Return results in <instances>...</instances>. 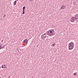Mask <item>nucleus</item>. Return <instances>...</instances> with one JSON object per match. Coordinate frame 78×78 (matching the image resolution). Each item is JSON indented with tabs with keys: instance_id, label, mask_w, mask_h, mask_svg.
<instances>
[{
	"instance_id": "f257e3e1",
	"label": "nucleus",
	"mask_w": 78,
	"mask_h": 78,
	"mask_svg": "<svg viewBox=\"0 0 78 78\" xmlns=\"http://www.w3.org/2000/svg\"><path fill=\"white\" fill-rule=\"evenodd\" d=\"M74 47V45H73V42H71L69 44V50L73 49Z\"/></svg>"
},
{
	"instance_id": "f03ea898",
	"label": "nucleus",
	"mask_w": 78,
	"mask_h": 78,
	"mask_svg": "<svg viewBox=\"0 0 78 78\" xmlns=\"http://www.w3.org/2000/svg\"><path fill=\"white\" fill-rule=\"evenodd\" d=\"M49 32L50 34L52 35V36H53V35H55V32H54V30H49Z\"/></svg>"
},
{
	"instance_id": "7ed1b4c3",
	"label": "nucleus",
	"mask_w": 78,
	"mask_h": 78,
	"mask_svg": "<svg viewBox=\"0 0 78 78\" xmlns=\"http://www.w3.org/2000/svg\"><path fill=\"white\" fill-rule=\"evenodd\" d=\"M75 20V18L73 16H72L70 20V21L71 22H74Z\"/></svg>"
},
{
	"instance_id": "20e7f679",
	"label": "nucleus",
	"mask_w": 78,
	"mask_h": 78,
	"mask_svg": "<svg viewBox=\"0 0 78 78\" xmlns=\"http://www.w3.org/2000/svg\"><path fill=\"white\" fill-rule=\"evenodd\" d=\"M74 18H75L76 21V22H78V15H76Z\"/></svg>"
},
{
	"instance_id": "39448f33",
	"label": "nucleus",
	"mask_w": 78,
	"mask_h": 78,
	"mask_svg": "<svg viewBox=\"0 0 78 78\" xmlns=\"http://www.w3.org/2000/svg\"><path fill=\"white\" fill-rule=\"evenodd\" d=\"M41 37L42 38H45L46 37V34H44L41 35Z\"/></svg>"
},
{
	"instance_id": "423d86ee",
	"label": "nucleus",
	"mask_w": 78,
	"mask_h": 78,
	"mask_svg": "<svg viewBox=\"0 0 78 78\" xmlns=\"http://www.w3.org/2000/svg\"><path fill=\"white\" fill-rule=\"evenodd\" d=\"M28 42V40H27V39H25L23 41V42L25 44H27Z\"/></svg>"
},
{
	"instance_id": "0eeeda50",
	"label": "nucleus",
	"mask_w": 78,
	"mask_h": 78,
	"mask_svg": "<svg viewBox=\"0 0 78 78\" xmlns=\"http://www.w3.org/2000/svg\"><path fill=\"white\" fill-rule=\"evenodd\" d=\"M25 6H24L23 7V14H25Z\"/></svg>"
},
{
	"instance_id": "6e6552de",
	"label": "nucleus",
	"mask_w": 78,
	"mask_h": 78,
	"mask_svg": "<svg viewBox=\"0 0 78 78\" xmlns=\"http://www.w3.org/2000/svg\"><path fill=\"white\" fill-rule=\"evenodd\" d=\"M5 67L6 68V65H2V68L3 69H5Z\"/></svg>"
},
{
	"instance_id": "1a4fd4ad",
	"label": "nucleus",
	"mask_w": 78,
	"mask_h": 78,
	"mask_svg": "<svg viewBox=\"0 0 78 78\" xmlns=\"http://www.w3.org/2000/svg\"><path fill=\"white\" fill-rule=\"evenodd\" d=\"M63 7H64V6L63 5H62V6L61 7L60 9H63Z\"/></svg>"
},
{
	"instance_id": "9d476101",
	"label": "nucleus",
	"mask_w": 78,
	"mask_h": 78,
	"mask_svg": "<svg viewBox=\"0 0 78 78\" xmlns=\"http://www.w3.org/2000/svg\"><path fill=\"white\" fill-rule=\"evenodd\" d=\"M16 3H17V2H16V1L14 2V5H16Z\"/></svg>"
},
{
	"instance_id": "9b49d317",
	"label": "nucleus",
	"mask_w": 78,
	"mask_h": 78,
	"mask_svg": "<svg viewBox=\"0 0 78 78\" xmlns=\"http://www.w3.org/2000/svg\"><path fill=\"white\" fill-rule=\"evenodd\" d=\"M55 43L52 44V46H53H53H55Z\"/></svg>"
},
{
	"instance_id": "f8f14e48",
	"label": "nucleus",
	"mask_w": 78,
	"mask_h": 78,
	"mask_svg": "<svg viewBox=\"0 0 78 78\" xmlns=\"http://www.w3.org/2000/svg\"><path fill=\"white\" fill-rule=\"evenodd\" d=\"M3 48V47L2 46L1 47V45H0V49H2Z\"/></svg>"
},
{
	"instance_id": "ddd939ff",
	"label": "nucleus",
	"mask_w": 78,
	"mask_h": 78,
	"mask_svg": "<svg viewBox=\"0 0 78 78\" xmlns=\"http://www.w3.org/2000/svg\"><path fill=\"white\" fill-rule=\"evenodd\" d=\"M76 75V73H74L73 74L74 76H75Z\"/></svg>"
},
{
	"instance_id": "4468645a",
	"label": "nucleus",
	"mask_w": 78,
	"mask_h": 78,
	"mask_svg": "<svg viewBox=\"0 0 78 78\" xmlns=\"http://www.w3.org/2000/svg\"><path fill=\"white\" fill-rule=\"evenodd\" d=\"M49 35V36H52V35H52L51 34H50Z\"/></svg>"
},
{
	"instance_id": "2eb2a0df",
	"label": "nucleus",
	"mask_w": 78,
	"mask_h": 78,
	"mask_svg": "<svg viewBox=\"0 0 78 78\" xmlns=\"http://www.w3.org/2000/svg\"><path fill=\"white\" fill-rule=\"evenodd\" d=\"M66 9V7H65V6H64V7H63V9Z\"/></svg>"
},
{
	"instance_id": "dca6fc26",
	"label": "nucleus",
	"mask_w": 78,
	"mask_h": 78,
	"mask_svg": "<svg viewBox=\"0 0 78 78\" xmlns=\"http://www.w3.org/2000/svg\"><path fill=\"white\" fill-rule=\"evenodd\" d=\"M50 34V33H48L47 34H48V35H49Z\"/></svg>"
},
{
	"instance_id": "f3484780",
	"label": "nucleus",
	"mask_w": 78,
	"mask_h": 78,
	"mask_svg": "<svg viewBox=\"0 0 78 78\" xmlns=\"http://www.w3.org/2000/svg\"><path fill=\"white\" fill-rule=\"evenodd\" d=\"M48 33H50V30H49L48 31Z\"/></svg>"
},
{
	"instance_id": "a211bd4d",
	"label": "nucleus",
	"mask_w": 78,
	"mask_h": 78,
	"mask_svg": "<svg viewBox=\"0 0 78 78\" xmlns=\"http://www.w3.org/2000/svg\"><path fill=\"white\" fill-rule=\"evenodd\" d=\"M3 40H2V41H1V42H3Z\"/></svg>"
},
{
	"instance_id": "6ab92c4d",
	"label": "nucleus",
	"mask_w": 78,
	"mask_h": 78,
	"mask_svg": "<svg viewBox=\"0 0 78 78\" xmlns=\"http://www.w3.org/2000/svg\"><path fill=\"white\" fill-rule=\"evenodd\" d=\"M6 15H4V16H3V17H5V16Z\"/></svg>"
},
{
	"instance_id": "aec40b11",
	"label": "nucleus",
	"mask_w": 78,
	"mask_h": 78,
	"mask_svg": "<svg viewBox=\"0 0 78 78\" xmlns=\"http://www.w3.org/2000/svg\"><path fill=\"white\" fill-rule=\"evenodd\" d=\"M17 51H19V49H17Z\"/></svg>"
},
{
	"instance_id": "412c9836",
	"label": "nucleus",
	"mask_w": 78,
	"mask_h": 78,
	"mask_svg": "<svg viewBox=\"0 0 78 78\" xmlns=\"http://www.w3.org/2000/svg\"><path fill=\"white\" fill-rule=\"evenodd\" d=\"M30 2H32V1H33V0H30Z\"/></svg>"
},
{
	"instance_id": "4be33fe9",
	"label": "nucleus",
	"mask_w": 78,
	"mask_h": 78,
	"mask_svg": "<svg viewBox=\"0 0 78 78\" xmlns=\"http://www.w3.org/2000/svg\"><path fill=\"white\" fill-rule=\"evenodd\" d=\"M16 1H18L19 0H16Z\"/></svg>"
}]
</instances>
